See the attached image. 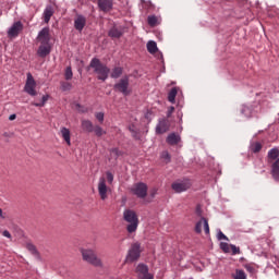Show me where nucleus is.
Masks as SVG:
<instances>
[{
	"instance_id": "40",
	"label": "nucleus",
	"mask_w": 279,
	"mask_h": 279,
	"mask_svg": "<svg viewBox=\"0 0 279 279\" xmlns=\"http://www.w3.org/2000/svg\"><path fill=\"white\" fill-rule=\"evenodd\" d=\"M131 134L135 141H141V131L135 130Z\"/></svg>"
},
{
	"instance_id": "9",
	"label": "nucleus",
	"mask_w": 279,
	"mask_h": 279,
	"mask_svg": "<svg viewBox=\"0 0 279 279\" xmlns=\"http://www.w3.org/2000/svg\"><path fill=\"white\" fill-rule=\"evenodd\" d=\"M21 32H23V22L17 21L9 28L8 36L9 38H16Z\"/></svg>"
},
{
	"instance_id": "52",
	"label": "nucleus",
	"mask_w": 279,
	"mask_h": 279,
	"mask_svg": "<svg viewBox=\"0 0 279 279\" xmlns=\"http://www.w3.org/2000/svg\"><path fill=\"white\" fill-rule=\"evenodd\" d=\"M136 129H134V125L129 126V132H131V134L135 131Z\"/></svg>"
},
{
	"instance_id": "50",
	"label": "nucleus",
	"mask_w": 279,
	"mask_h": 279,
	"mask_svg": "<svg viewBox=\"0 0 279 279\" xmlns=\"http://www.w3.org/2000/svg\"><path fill=\"white\" fill-rule=\"evenodd\" d=\"M15 119H16V114L15 113H13V114H11L9 117V121H14Z\"/></svg>"
},
{
	"instance_id": "18",
	"label": "nucleus",
	"mask_w": 279,
	"mask_h": 279,
	"mask_svg": "<svg viewBox=\"0 0 279 279\" xmlns=\"http://www.w3.org/2000/svg\"><path fill=\"white\" fill-rule=\"evenodd\" d=\"M98 8L101 12H110L112 10V0H98Z\"/></svg>"
},
{
	"instance_id": "38",
	"label": "nucleus",
	"mask_w": 279,
	"mask_h": 279,
	"mask_svg": "<svg viewBox=\"0 0 279 279\" xmlns=\"http://www.w3.org/2000/svg\"><path fill=\"white\" fill-rule=\"evenodd\" d=\"M141 3H144L146 10H156V5L154 3H151V1H145V0H141Z\"/></svg>"
},
{
	"instance_id": "29",
	"label": "nucleus",
	"mask_w": 279,
	"mask_h": 279,
	"mask_svg": "<svg viewBox=\"0 0 279 279\" xmlns=\"http://www.w3.org/2000/svg\"><path fill=\"white\" fill-rule=\"evenodd\" d=\"M147 23L150 27H156L158 24V17L156 15H149L147 19Z\"/></svg>"
},
{
	"instance_id": "16",
	"label": "nucleus",
	"mask_w": 279,
	"mask_h": 279,
	"mask_svg": "<svg viewBox=\"0 0 279 279\" xmlns=\"http://www.w3.org/2000/svg\"><path fill=\"white\" fill-rule=\"evenodd\" d=\"M86 27V17L84 15H77L74 20V29L82 32Z\"/></svg>"
},
{
	"instance_id": "41",
	"label": "nucleus",
	"mask_w": 279,
	"mask_h": 279,
	"mask_svg": "<svg viewBox=\"0 0 279 279\" xmlns=\"http://www.w3.org/2000/svg\"><path fill=\"white\" fill-rule=\"evenodd\" d=\"M161 158H163V160H167V162H171V155H169L168 151H163L161 154Z\"/></svg>"
},
{
	"instance_id": "8",
	"label": "nucleus",
	"mask_w": 279,
	"mask_h": 279,
	"mask_svg": "<svg viewBox=\"0 0 279 279\" xmlns=\"http://www.w3.org/2000/svg\"><path fill=\"white\" fill-rule=\"evenodd\" d=\"M135 274L141 279H154V275L149 274V267L145 264H138L135 268Z\"/></svg>"
},
{
	"instance_id": "47",
	"label": "nucleus",
	"mask_w": 279,
	"mask_h": 279,
	"mask_svg": "<svg viewBox=\"0 0 279 279\" xmlns=\"http://www.w3.org/2000/svg\"><path fill=\"white\" fill-rule=\"evenodd\" d=\"M2 235L5 236L7 239H12V234H11L10 231H8V230H4V231L2 232Z\"/></svg>"
},
{
	"instance_id": "49",
	"label": "nucleus",
	"mask_w": 279,
	"mask_h": 279,
	"mask_svg": "<svg viewBox=\"0 0 279 279\" xmlns=\"http://www.w3.org/2000/svg\"><path fill=\"white\" fill-rule=\"evenodd\" d=\"M196 215L197 217H202V207L199 205L196 207Z\"/></svg>"
},
{
	"instance_id": "39",
	"label": "nucleus",
	"mask_w": 279,
	"mask_h": 279,
	"mask_svg": "<svg viewBox=\"0 0 279 279\" xmlns=\"http://www.w3.org/2000/svg\"><path fill=\"white\" fill-rule=\"evenodd\" d=\"M217 239H218V241H230V239H228L221 230L218 231Z\"/></svg>"
},
{
	"instance_id": "36",
	"label": "nucleus",
	"mask_w": 279,
	"mask_h": 279,
	"mask_svg": "<svg viewBox=\"0 0 279 279\" xmlns=\"http://www.w3.org/2000/svg\"><path fill=\"white\" fill-rule=\"evenodd\" d=\"M64 77L69 82V80H73V70L71 66H68L64 72Z\"/></svg>"
},
{
	"instance_id": "3",
	"label": "nucleus",
	"mask_w": 279,
	"mask_h": 279,
	"mask_svg": "<svg viewBox=\"0 0 279 279\" xmlns=\"http://www.w3.org/2000/svg\"><path fill=\"white\" fill-rule=\"evenodd\" d=\"M123 219L129 223L126 226V231L129 234H132L138 230V216L136 215V211L132 209H125L123 211Z\"/></svg>"
},
{
	"instance_id": "31",
	"label": "nucleus",
	"mask_w": 279,
	"mask_h": 279,
	"mask_svg": "<svg viewBox=\"0 0 279 279\" xmlns=\"http://www.w3.org/2000/svg\"><path fill=\"white\" fill-rule=\"evenodd\" d=\"M263 149V145L260 143H254L251 146V151H253V154H258V151H260Z\"/></svg>"
},
{
	"instance_id": "33",
	"label": "nucleus",
	"mask_w": 279,
	"mask_h": 279,
	"mask_svg": "<svg viewBox=\"0 0 279 279\" xmlns=\"http://www.w3.org/2000/svg\"><path fill=\"white\" fill-rule=\"evenodd\" d=\"M233 279H245V271L236 269L235 274L232 275Z\"/></svg>"
},
{
	"instance_id": "37",
	"label": "nucleus",
	"mask_w": 279,
	"mask_h": 279,
	"mask_svg": "<svg viewBox=\"0 0 279 279\" xmlns=\"http://www.w3.org/2000/svg\"><path fill=\"white\" fill-rule=\"evenodd\" d=\"M61 90H63V93H66V90H71V88H73V85L69 82H61Z\"/></svg>"
},
{
	"instance_id": "30",
	"label": "nucleus",
	"mask_w": 279,
	"mask_h": 279,
	"mask_svg": "<svg viewBox=\"0 0 279 279\" xmlns=\"http://www.w3.org/2000/svg\"><path fill=\"white\" fill-rule=\"evenodd\" d=\"M231 245L232 244H228L227 242H221L220 243V250H222V252H225V254H230Z\"/></svg>"
},
{
	"instance_id": "43",
	"label": "nucleus",
	"mask_w": 279,
	"mask_h": 279,
	"mask_svg": "<svg viewBox=\"0 0 279 279\" xmlns=\"http://www.w3.org/2000/svg\"><path fill=\"white\" fill-rule=\"evenodd\" d=\"M231 252H232V255L234 256L236 254H240L241 250L236 247V245L231 244Z\"/></svg>"
},
{
	"instance_id": "7",
	"label": "nucleus",
	"mask_w": 279,
	"mask_h": 279,
	"mask_svg": "<svg viewBox=\"0 0 279 279\" xmlns=\"http://www.w3.org/2000/svg\"><path fill=\"white\" fill-rule=\"evenodd\" d=\"M24 90L25 93H27V95H31V97H36V95H38V93L36 92V81L29 72L27 73Z\"/></svg>"
},
{
	"instance_id": "28",
	"label": "nucleus",
	"mask_w": 279,
	"mask_h": 279,
	"mask_svg": "<svg viewBox=\"0 0 279 279\" xmlns=\"http://www.w3.org/2000/svg\"><path fill=\"white\" fill-rule=\"evenodd\" d=\"M47 101H49V95H44L41 97L40 102H32V106H35L36 108H44V106H45V104H47Z\"/></svg>"
},
{
	"instance_id": "32",
	"label": "nucleus",
	"mask_w": 279,
	"mask_h": 279,
	"mask_svg": "<svg viewBox=\"0 0 279 279\" xmlns=\"http://www.w3.org/2000/svg\"><path fill=\"white\" fill-rule=\"evenodd\" d=\"M279 156L278 148H272L268 151V157L271 158V160H276Z\"/></svg>"
},
{
	"instance_id": "14",
	"label": "nucleus",
	"mask_w": 279,
	"mask_h": 279,
	"mask_svg": "<svg viewBox=\"0 0 279 279\" xmlns=\"http://www.w3.org/2000/svg\"><path fill=\"white\" fill-rule=\"evenodd\" d=\"M98 193H99L101 199H106L108 197V185H106L105 178L99 179Z\"/></svg>"
},
{
	"instance_id": "11",
	"label": "nucleus",
	"mask_w": 279,
	"mask_h": 279,
	"mask_svg": "<svg viewBox=\"0 0 279 279\" xmlns=\"http://www.w3.org/2000/svg\"><path fill=\"white\" fill-rule=\"evenodd\" d=\"M37 40H39L40 45H49L51 41V34L49 33V27H44L37 36Z\"/></svg>"
},
{
	"instance_id": "21",
	"label": "nucleus",
	"mask_w": 279,
	"mask_h": 279,
	"mask_svg": "<svg viewBox=\"0 0 279 279\" xmlns=\"http://www.w3.org/2000/svg\"><path fill=\"white\" fill-rule=\"evenodd\" d=\"M122 75H123V68L116 66L112 69L110 77H112V80H119V77H121Z\"/></svg>"
},
{
	"instance_id": "19",
	"label": "nucleus",
	"mask_w": 279,
	"mask_h": 279,
	"mask_svg": "<svg viewBox=\"0 0 279 279\" xmlns=\"http://www.w3.org/2000/svg\"><path fill=\"white\" fill-rule=\"evenodd\" d=\"M171 187L174 193H184V191L190 189L187 183H172Z\"/></svg>"
},
{
	"instance_id": "4",
	"label": "nucleus",
	"mask_w": 279,
	"mask_h": 279,
	"mask_svg": "<svg viewBox=\"0 0 279 279\" xmlns=\"http://www.w3.org/2000/svg\"><path fill=\"white\" fill-rule=\"evenodd\" d=\"M143 250L141 248V242H135L131 244L128 251L125 263H136L141 258Z\"/></svg>"
},
{
	"instance_id": "51",
	"label": "nucleus",
	"mask_w": 279,
	"mask_h": 279,
	"mask_svg": "<svg viewBox=\"0 0 279 279\" xmlns=\"http://www.w3.org/2000/svg\"><path fill=\"white\" fill-rule=\"evenodd\" d=\"M0 218L5 219V214H3V209L0 208Z\"/></svg>"
},
{
	"instance_id": "46",
	"label": "nucleus",
	"mask_w": 279,
	"mask_h": 279,
	"mask_svg": "<svg viewBox=\"0 0 279 279\" xmlns=\"http://www.w3.org/2000/svg\"><path fill=\"white\" fill-rule=\"evenodd\" d=\"M151 114L153 112L150 110H148L146 113H145V119H147V121H151Z\"/></svg>"
},
{
	"instance_id": "20",
	"label": "nucleus",
	"mask_w": 279,
	"mask_h": 279,
	"mask_svg": "<svg viewBox=\"0 0 279 279\" xmlns=\"http://www.w3.org/2000/svg\"><path fill=\"white\" fill-rule=\"evenodd\" d=\"M51 16H53V7L47 5L44 10V22L49 23V21H51Z\"/></svg>"
},
{
	"instance_id": "10",
	"label": "nucleus",
	"mask_w": 279,
	"mask_h": 279,
	"mask_svg": "<svg viewBox=\"0 0 279 279\" xmlns=\"http://www.w3.org/2000/svg\"><path fill=\"white\" fill-rule=\"evenodd\" d=\"M202 225L204 226L205 234H210V227L208 226V219H206L205 217H201V220L196 222L194 232H196V234H202Z\"/></svg>"
},
{
	"instance_id": "17",
	"label": "nucleus",
	"mask_w": 279,
	"mask_h": 279,
	"mask_svg": "<svg viewBox=\"0 0 279 279\" xmlns=\"http://www.w3.org/2000/svg\"><path fill=\"white\" fill-rule=\"evenodd\" d=\"M181 141H182V137L178 133H170L166 138V143L172 146L178 145L179 143H181Z\"/></svg>"
},
{
	"instance_id": "34",
	"label": "nucleus",
	"mask_w": 279,
	"mask_h": 279,
	"mask_svg": "<svg viewBox=\"0 0 279 279\" xmlns=\"http://www.w3.org/2000/svg\"><path fill=\"white\" fill-rule=\"evenodd\" d=\"M93 132H95L96 136L101 137L104 134H106V131L99 125L94 126Z\"/></svg>"
},
{
	"instance_id": "13",
	"label": "nucleus",
	"mask_w": 279,
	"mask_h": 279,
	"mask_svg": "<svg viewBox=\"0 0 279 279\" xmlns=\"http://www.w3.org/2000/svg\"><path fill=\"white\" fill-rule=\"evenodd\" d=\"M123 34H125V27L124 26L114 25L108 32L109 38H121L123 36Z\"/></svg>"
},
{
	"instance_id": "1",
	"label": "nucleus",
	"mask_w": 279,
	"mask_h": 279,
	"mask_svg": "<svg viewBox=\"0 0 279 279\" xmlns=\"http://www.w3.org/2000/svg\"><path fill=\"white\" fill-rule=\"evenodd\" d=\"M86 71H93V73L97 75V80L101 82H106L110 75V68L102 63L97 57L90 60L89 64L86 66Z\"/></svg>"
},
{
	"instance_id": "15",
	"label": "nucleus",
	"mask_w": 279,
	"mask_h": 279,
	"mask_svg": "<svg viewBox=\"0 0 279 279\" xmlns=\"http://www.w3.org/2000/svg\"><path fill=\"white\" fill-rule=\"evenodd\" d=\"M51 53V45L50 44H41L37 50V56L39 58H47Z\"/></svg>"
},
{
	"instance_id": "24",
	"label": "nucleus",
	"mask_w": 279,
	"mask_h": 279,
	"mask_svg": "<svg viewBox=\"0 0 279 279\" xmlns=\"http://www.w3.org/2000/svg\"><path fill=\"white\" fill-rule=\"evenodd\" d=\"M272 178L279 182V158L272 163Z\"/></svg>"
},
{
	"instance_id": "54",
	"label": "nucleus",
	"mask_w": 279,
	"mask_h": 279,
	"mask_svg": "<svg viewBox=\"0 0 279 279\" xmlns=\"http://www.w3.org/2000/svg\"><path fill=\"white\" fill-rule=\"evenodd\" d=\"M155 195H156V192H153V193H151V197H155Z\"/></svg>"
},
{
	"instance_id": "2",
	"label": "nucleus",
	"mask_w": 279,
	"mask_h": 279,
	"mask_svg": "<svg viewBox=\"0 0 279 279\" xmlns=\"http://www.w3.org/2000/svg\"><path fill=\"white\" fill-rule=\"evenodd\" d=\"M82 259L85 263H88V265H93V267H104V263L101 262V258L97 256V253L93 248H80Z\"/></svg>"
},
{
	"instance_id": "6",
	"label": "nucleus",
	"mask_w": 279,
	"mask_h": 279,
	"mask_svg": "<svg viewBox=\"0 0 279 279\" xmlns=\"http://www.w3.org/2000/svg\"><path fill=\"white\" fill-rule=\"evenodd\" d=\"M147 191L148 187L144 182L135 183L131 187V193H133V195H136V197H138L140 199H145L147 197Z\"/></svg>"
},
{
	"instance_id": "23",
	"label": "nucleus",
	"mask_w": 279,
	"mask_h": 279,
	"mask_svg": "<svg viewBox=\"0 0 279 279\" xmlns=\"http://www.w3.org/2000/svg\"><path fill=\"white\" fill-rule=\"evenodd\" d=\"M26 250H28V252H31L33 256H36L38 260H40V253L38 252V248H36V245H34L33 243H27Z\"/></svg>"
},
{
	"instance_id": "5",
	"label": "nucleus",
	"mask_w": 279,
	"mask_h": 279,
	"mask_svg": "<svg viewBox=\"0 0 279 279\" xmlns=\"http://www.w3.org/2000/svg\"><path fill=\"white\" fill-rule=\"evenodd\" d=\"M130 76L125 75L122 78L119 80L118 83L113 85V90L116 93H121L124 95V97H128L130 95Z\"/></svg>"
},
{
	"instance_id": "25",
	"label": "nucleus",
	"mask_w": 279,
	"mask_h": 279,
	"mask_svg": "<svg viewBox=\"0 0 279 279\" xmlns=\"http://www.w3.org/2000/svg\"><path fill=\"white\" fill-rule=\"evenodd\" d=\"M82 128H83L84 132L90 133V132H93L95 126L93 125V122L90 120H83Z\"/></svg>"
},
{
	"instance_id": "45",
	"label": "nucleus",
	"mask_w": 279,
	"mask_h": 279,
	"mask_svg": "<svg viewBox=\"0 0 279 279\" xmlns=\"http://www.w3.org/2000/svg\"><path fill=\"white\" fill-rule=\"evenodd\" d=\"M96 119H97V121H99L100 123H104V112H98V113H96Z\"/></svg>"
},
{
	"instance_id": "42",
	"label": "nucleus",
	"mask_w": 279,
	"mask_h": 279,
	"mask_svg": "<svg viewBox=\"0 0 279 279\" xmlns=\"http://www.w3.org/2000/svg\"><path fill=\"white\" fill-rule=\"evenodd\" d=\"M107 175V181L109 182V184H112V182L114 181V175L112 174V172L108 171L106 173Z\"/></svg>"
},
{
	"instance_id": "44",
	"label": "nucleus",
	"mask_w": 279,
	"mask_h": 279,
	"mask_svg": "<svg viewBox=\"0 0 279 279\" xmlns=\"http://www.w3.org/2000/svg\"><path fill=\"white\" fill-rule=\"evenodd\" d=\"M173 112H175V107L173 106L169 107L167 112V118L169 119L173 114Z\"/></svg>"
},
{
	"instance_id": "26",
	"label": "nucleus",
	"mask_w": 279,
	"mask_h": 279,
	"mask_svg": "<svg viewBox=\"0 0 279 279\" xmlns=\"http://www.w3.org/2000/svg\"><path fill=\"white\" fill-rule=\"evenodd\" d=\"M148 53H156L158 51V45L154 40H149L146 45Z\"/></svg>"
},
{
	"instance_id": "27",
	"label": "nucleus",
	"mask_w": 279,
	"mask_h": 279,
	"mask_svg": "<svg viewBox=\"0 0 279 279\" xmlns=\"http://www.w3.org/2000/svg\"><path fill=\"white\" fill-rule=\"evenodd\" d=\"M175 97H178V87H173L168 93V101H170V104H175Z\"/></svg>"
},
{
	"instance_id": "53",
	"label": "nucleus",
	"mask_w": 279,
	"mask_h": 279,
	"mask_svg": "<svg viewBox=\"0 0 279 279\" xmlns=\"http://www.w3.org/2000/svg\"><path fill=\"white\" fill-rule=\"evenodd\" d=\"M3 136L8 137V136H10V133L4 132V133H3Z\"/></svg>"
},
{
	"instance_id": "35",
	"label": "nucleus",
	"mask_w": 279,
	"mask_h": 279,
	"mask_svg": "<svg viewBox=\"0 0 279 279\" xmlns=\"http://www.w3.org/2000/svg\"><path fill=\"white\" fill-rule=\"evenodd\" d=\"M109 151L114 156L116 160L120 158V156H123V151L120 150L119 148H111Z\"/></svg>"
},
{
	"instance_id": "12",
	"label": "nucleus",
	"mask_w": 279,
	"mask_h": 279,
	"mask_svg": "<svg viewBox=\"0 0 279 279\" xmlns=\"http://www.w3.org/2000/svg\"><path fill=\"white\" fill-rule=\"evenodd\" d=\"M171 128V123L167 119H160L157 126H156V134H165L169 132Z\"/></svg>"
},
{
	"instance_id": "22",
	"label": "nucleus",
	"mask_w": 279,
	"mask_h": 279,
	"mask_svg": "<svg viewBox=\"0 0 279 279\" xmlns=\"http://www.w3.org/2000/svg\"><path fill=\"white\" fill-rule=\"evenodd\" d=\"M62 138L65 141L66 145H71V131L66 128H61Z\"/></svg>"
},
{
	"instance_id": "48",
	"label": "nucleus",
	"mask_w": 279,
	"mask_h": 279,
	"mask_svg": "<svg viewBox=\"0 0 279 279\" xmlns=\"http://www.w3.org/2000/svg\"><path fill=\"white\" fill-rule=\"evenodd\" d=\"M246 270L250 272V274H255L256 269L252 266H246Z\"/></svg>"
}]
</instances>
